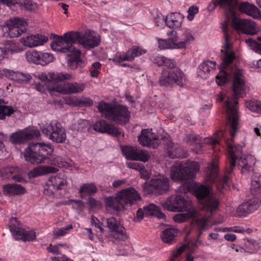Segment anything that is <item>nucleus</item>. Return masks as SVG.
Masks as SVG:
<instances>
[{
	"label": "nucleus",
	"mask_w": 261,
	"mask_h": 261,
	"mask_svg": "<svg viewBox=\"0 0 261 261\" xmlns=\"http://www.w3.org/2000/svg\"><path fill=\"white\" fill-rule=\"evenodd\" d=\"M245 86L244 76L241 72L239 71L234 74L232 83L234 95L232 97L227 98L224 104L227 114L231 138V140H228L226 142L228 148L227 159L229 164V169L227 171L228 174H231L232 172L236 166L237 161L238 166L242 168V172L243 173L251 171L255 163V159L253 155L242 153L243 147L244 145L236 144L232 140L238 129V98L245 96Z\"/></svg>",
	"instance_id": "f257e3e1"
},
{
	"label": "nucleus",
	"mask_w": 261,
	"mask_h": 261,
	"mask_svg": "<svg viewBox=\"0 0 261 261\" xmlns=\"http://www.w3.org/2000/svg\"><path fill=\"white\" fill-rule=\"evenodd\" d=\"M200 165L195 161H184L180 163H176L173 165L171 170V177L173 180L185 182L182 185L183 190L181 192L185 193L192 191L197 199L202 200L207 198L211 190L206 185L195 182L192 185L189 184L193 181L196 173L199 171Z\"/></svg>",
	"instance_id": "f03ea898"
},
{
	"label": "nucleus",
	"mask_w": 261,
	"mask_h": 261,
	"mask_svg": "<svg viewBox=\"0 0 261 261\" xmlns=\"http://www.w3.org/2000/svg\"><path fill=\"white\" fill-rule=\"evenodd\" d=\"M54 148L49 144L42 142H31L23 152L24 158L31 164L45 163L61 167L62 159L53 154Z\"/></svg>",
	"instance_id": "7ed1b4c3"
},
{
	"label": "nucleus",
	"mask_w": 261,
	"mask_h": 261,
	"mask_svg": "<svg viewBox=\"0 0 261 261\" xmlns=\"http://www.w3.org/2000/svg\"><path fill=\"white\" fill-rule=\"evenodd\" d=\"M141 197L133 188L123 189L118 192L115 196L104 198L105 209L111 214H115L122 211L125 206L133 205L140 201Z\"/></svg>",
	"instance_id": "20e7f679"
},
{
	"label": "nucleus",
	"mask_w": 261,
	"mask_h": 261,
	"mask_svg": "<svg viewBox=\"0 0 261 261\" xmlns=\"http://www.w3.org/2000/svg\"><path fill=\"white\" fill-rule=\"evenodd\" d=\"M97 108L104 118L116 124L123 126L129 121L131 113L126 106L101 100L98 102Z\"/></svg>",
	"instance_id": "39448f33"
},
{
	"label": "nucleus",
	"mask_w": 261,
	"mask_h": 261,
	"mask_svg": "<svg viewBox=\"0 0 261 261\" xmlns=\"http://www.w3.org/2000/svg\"><path fill=\"white\" fill-rule=\"evenodd\" d=\"M185 80L184 73L178 66H166L162 70L160 84L165 87H172L174 84L182 86Z\"/></svg>",
	"instance_id": "423d86ee"
},
{
	"label": "nucleus",
	"mask_w": 261,
	"mask_h": 261,
	"mask_svg": "<svg viewBox=\"0 0 261 261\" xmlns=\"http://www.w3.org/2000/svg\"><path fill=\"white\" fill-rule=\"evenodd\" d=\"M42 133L49 140L57 143H63L66 139V133L62 124L57 120H52L41 128Z\"/></svg>",
	"instance_id": "0eeeda50"
},
{
	"label": "nucleus",
	"mask_w": 261,
	"mask_h": 261,
	"mask_svg": "<svg viewBox=\"0 0 261 261\" xmlns=\"http://www.w3.org/2000/svg\"><path fill=\"white\" fill-rule=\"evenodd\" d=\"M42 133L49 140L57 143H63L66 139V133L62 124L57 120H52L41 128Z\"/></svg>",
	"instance_id": "6e6552de"
},
{
	"label": "nucleus",
	"mask_w": 261,
	"mask_h": 261,
	"mask_svg": "<svg viewBox=\"0 0 261 261\" xmlns=\"http://www.w3.org/2000/svg\"><path fill=\"white\" fill-rule=\"evenodd\" d=\"M77 34L68 32L63 36H57V39L50 44L51 49L55 51L66 53L75 50L73 44L75 43Z\"/></svg>",
	"instance_id": "1a4fd4ad"
},
{
	"label": "nucleus",
	"mask_w": 261,
	"mask_h": 261,
	"mask_svg": "<svg viewBox=\"0 0 261 261\" xmlns=\"http://www.w3.org/2000/svg\"><path fill=\"white\" fill-rule=\"evenodd\" d=\"M161 204L165 210L176 212L188 211L191 208L192 202L182 196L173 195L162 201Z\"/></svg>",
	"instance_id": "9d476101"
},
{
	"label": "nucleus",
	"mask_w": 261,
	"mask_h": 261,
	"mask_svg": "<svg viewBox=\"0 0 261 261\" xmlns=\"http://www.w3.org/2000/svg\"><path fill=\"white\" fill-rule=\"evenodd\" d=\"M206 177L208 181L215 184L220 191L224 188L229 178L226 174L221 175L219 174L218 164L216 161L212 162L208 166L206 172Z\"/></svg>",
	"instance_id": "9b49d317"
},
{
	"label": "nucleus",
	"mask_w": 261,
	"mask_h": 261,
	"mask_svg": "<svg viewBox=\"0 0 261 261\" xmlns=\"http://www.w3.org/2000/svg\"><path fill=\"white\" fill-rule=\"evenodd\" d=\"M181 41L177 42L175 38H169L167 40H159V46L161 49H165L167 48H182L189 44L191 41L194 40L193 36L188 31L184 29L182 35Z\"/></svg>",
	"instance_id": "f8f14e48"
},
{
	"label": "nucleus",
	"mask_w": 261,
	"mask_h": 261,
	"mask_svg": "<svg viewBox=\"0 0 261 261\" xmlns=\"http://www.w3.org/2000/svg\"><path fill=\"white\" fill-rule=\"evenodd\" d=\"M236 13L232 17V27L236 30L242 31L244 34L254 35L259 32L256 24L250 19H240L236 16Z\"/></svg>",
	"instance_id": "ddd939ff"
},
{
	"label": "nucleus",
	"mask_w": 261,
	"mask_h": 261,
	"mask_svg": "<svg viewBox=\"0 0 261 261\" xmlns=\"http://www.w3.org/2000/svg\"><path fill=\"white\" fill-rule=\"evenodd\" d=\"M77 34V38L75 42L79 43L86 49H91L97 46L100 43L99 36L93 31H86L84 34H81L79 32H73Z\"/></svg>",
	"instance_id": "4468645a"
},
{
	"label": "nucleus",
	"mask_w": 261,
	"mask_h": 261,
	"mask_svg": "<svg viewBox=\"0 0 261 261\" xmlns=\"http://www.w3.org/2000/svg\"><path fill=\"white\" fill-rule=\"evenodd\" d=\"M195 225L199 229V233L197 236V240L194 242L189 243L187 245H184L180 247L178 249L173 252V256L171 258V261H173L175 258L178 257L181 253L185 251L187 247L191 251H194L197 248V242L202 234V230H204L207 225V219L205 217H202L197 219L195 222Z\"/></svg>",
	"instance_id": "2eb2a0df"
},
{
	"label": "nucleus",
	"mask_w": 261,
	"mask_h": 261,
	"mask_svg": "<svg viewBox=\"0 0 261 261\" xmlns=\"http://www.w3.org/2000/svg\"><path fill=\"white\" fill-rule=\"evenodd\" d=\"M66 184L65 176L63 173L50 177L44 189V193L48 196L53 195L57 190L63 189Z\"/></svg>",
	"instance_id": "dca6fc26"
},
{
	"label": "nucleus",
	"mask_w": 261,
	"mask_h": 261,
	"mask_svg": "<svg viewBox=\"0 0 261 261\" xmlns=\"http://www.w3.org/2000/svg\"><path fill=\"white\" fill-rule=\"evenodd\" d=\"M148 189L151 193L157 195L167 193L169 189V179L163 175L153 178L149 182Z\"/></svg>",
	"instance_id": "f3484780"
},
{
	"label": "nucleus",
	"mask_w": 261,
	"mask_h": 261,
	"mask_svg": "<svg viewBox=\"0 0 261 261\" xmlns=\"http://www.w3.org/2000/svg\"><path fill=\"white\" fill-rule=\"evenodd\" d=\"M138 140L140 144L143 146L156 148L159 144L158 135L153 133L152 129H142Z\"/></svg>",
	"instance_id": "a211bd4d"
},
{
	"label": "nucleus",
	"mask_w": 261,
	"mask_h": 261,
	"mask_svg": "<svg viewBox=\"0 0 261 261\" xmlns=\"http://www.w3.org/2000/svg\"><path fill=\"white\" fill-rule=\"evenodd\" d=\"M40 136V131L36 128H27L14 133L11 136L12 141L16 144L24 143L32 139H38Z\"/></svg>",
	"instance_id": "6ab92c4d"
},
{
	"label": "nucleus",
	"mask_w": 261,
	"mask_h": 261,
	"mask_svg": "<svg viewBox=\"0 0 261 261\" xmlns=\"http://www.w3.org/2000/svg\"><path fill=\"white\" fill-rule=\"evenodd\" d=\"M238 3L237 0H213L207 7L208 11L214 10L216 6H219L225 10L227 17L233 15L236 13Z\"/></svg>",
	"instance_id": "aec40b11"
},
{
	"label": "nucleus",
	"mask_w": 261,
	"mask_h": 261,
	"mask_svg": "<svg viewBox=\"0 0 261 261\" xmlns=\"http://www.w3.org/2000/svg\"><path fill=\"white\" fill-rule=\"evenodd\" d=\"M47 88L50 91V92H57L61 93L68 94V93H76L83 91L85 88L84 84L80 83H67L65 84L64 86L59 85H55L53 87H48Z\"/></svg>",
	"instance_id": "412c9836"
},
{
	"label": "nucleus",
	"mask_w": 261,
	"mask_h": 261,
	"mask_svg": "<svg viewBox=\"0 0 261 261\" xmlns=\"http://www.w3.org/2000/svg\"><path fill=\"white\" fill-rule=\"evenodd\" d=\"M92 127L96 132L101 134H108L114 137H118L121 134L118 128L109 124L103 119L96 121L93 125Z\"/></svg>",
	"instance_id": "4be33fe9"
},
{
	"label": "nucleus",
	"mask_w": 261,
	"mask_h": 261,
	"mask_svg": "<svg viewBox=\"0 0 261 261\" xmlns=\"http://www.w3.org/2000/svg\"><path fill=\"white\" fill-rule=\"evenodd\" d=\"M261 204L260 200L257 197L248 200L238 207L237 214L239 217H245L256 210Z\"/></svg>",
	"instance_id": "5701e85b"
},
{
	"label": "nucleus",
	"mask_w": 261,
	"mask_h": 261,
	"mask_svg": "<svg viewBox=\"0 0 261 261\" xmlns=\"http://www.w3.org/2000/svg\"><path fill=\"white\" fill-rule=\"evenodd\" d=\"M166 149L168 155L172 159L184 158L188 155L187 150L183 147L178 144H174L171 141H168Z\"/></svg>",
	"instance_id": "b1692460"
},
{
	"label": "nucleus",
	"mask_w": 261,
	"mask_h": 261,
	"mask_svg": "<svg viewBox=\"0 0 261 261\" xmlns=\"http://www.w3.org/2000/svg\"><path fill=\"white\" fill-rule=\"evenodd\" d=\"M71 75L68 73L49 72L48 74L42 73L39 78L42 81H47L57 85L60 82L69 80Z\"/></svg>",
	"instance_id": "393cba45"
},
{
	"label": "nucleus",
	"mask_w": 261,
	"mask_h": 261,
	"mask_svg": "<svg viewBox=\"0 0 261 261\" xmlns=\"http://www.w3.org/2000/svg\"><path fill=\"white\" fill-rule=\"evenodd\" d=\"M48 40L46 36L39 34L35 35L28 36L26 37L21 38V42L25 46L33 47L42 45Z\"/></svg>",
	"instance_id": "a878e982"
},
{
	"label": "nucleus",
	"mask_w": 261,
	"mask_h": 261,
	"mask_svg": "<svg viewBox=\"0 0 261 261\" xmlns=\"http://www.w3.org/2000/svg\"><path fill=\"white\" fill-rule=\"evenodd\" d=\"M3 192L6 196H14L23 195L26 193V190L20 185L8 184L3 186Z\"/></svg>",
	"instance_id": "bb28decb"
},
{
	"label": "nucleus",
	"mask_w": 261,
	"mask_h": 261,
	"mask_svg": "<svg viewBox=\"0 0 261 261\" xmlns=\"http://www.w3.org/2000/svg\"><path fill=\"white\" fill-rule=\"evenodd\" d=\"M239 8L242 13L255 19H261V11L254 5L250 4L248 2H243L240 4Z\"/></svg>",
	"instance_id": "cd10ccee"
},
{
	"label": "nucleus",
	"mask_w": 261,
	"mask_h": 261,
	"mask_svg": "<svg viewBox=\"0 0 261 261\" xmlns=\"http://www.w3.org/2000/svg\"><path fill=\"white\" fill-rule=\"evenodd\" d=\"M145 49L137 46H133L125 55L118 57V61L123 62L125 61H132L135 57L140 56L146 53Z\"/></svg>",
	"instance_id": "c85d7f7f"
},
{
	"label": "nucleus",
	"mask_w": 261,
	"mask_h": 261,
	"mask_svg": "<svg viewBox=\"0 0 261 261\" xmlns=\"http://www.w3.org/2000/svg\"><path fill=\"white\" fill-rule=\"evenodd\" d=\"M107 224L110 230L112 232H115L116 234L120 236L122 239L126 238L124 234V227L120 224L119 221L115 218L111 217L108 218L107 219Z\"/></svg>",
	"instance_id": "c756f323"
},
{
	"label": "nucleus",
	"mask_w": 261,
	"mask_h": 261,
	"mask_svg": "<svg viewBox=\"0 0 261 261\" xmlns=\"http://www.w3.org/2000/svg\"><path fill=\"white\" fill-rule=\"evenodd\" d=\"M58 168L57 167H55L39 166V167L35 168L33 170H31L29 172L28 175L31 178H35V177H38L39 176L44 175L45 174H47V173H56V172H58Z\"/></svg>",
	"instance_id": "7c9ffc66"
},
{
	"label": "nucleus",
	"mask_w": 261,
	"mask_h": 261,
	"mask_svg": "<svg viewBox=\"0 0 261 261\" xmlns=\"http://www.w3.org/2000/svg\"><path fill=\"white\" fill-rule=\"evenodd\" d=\"M182 19L183 17L180 13H172L166 17L165 23L169 28H177L181 25Z\"/></svg>",
	"instance_id": "2f4dec72"
},
{
	"label": "nucleus",
	"mask_w": 261,
	"mask_h": 261,
	"mask_svg": "<svg viewBox=\"0 0 261 261\" xmlns=\"http://www.w3.org/2000/svg\"><path fill=\"white\" fill-rule=\"evenodd\" d=\"M16 23L12 21H7L6 22V25L8 28V34L10 38L18 37L27 30L26 27L22 24L20 28L14 27V25L16 24Z\"/></svg>",
	"instance_id": "473e14b6"
},
{
	"label": "nucleus",
	"mask_w": 261,
	"mask_h": 261,
	"mask_svg": "<svg viewBox=\"0 0 261 261\" xmlns=\"http://www.w3.org/2000/svg\"><path fill=\"white\" fill-rule=\"evenodd\" d=\"M219 200L213 196L207 197L202 204L203 209L211 213L216 211L219 208Z\"/></svg>",
	"instance_id": "72a5a7b5"
},
{
	"label": "nucleus",
	"mask_w": 261,
	"mask_h": 261,
	"mask_svg": "<svg viewBox=\"0 0 261 261\" xmlns=\"http://www.w3.org/2000/svg\"><path fill=\"white\" fill-rule=\"evenodd\" d=\"M177 233L176 228L168 227L162 231L161 237L164 242L171 244L175 240Z\"/></svg>",
	"instance_id": "f704fd0d"
},
{
	"label": "nucleus",
	"mask_w": 261,
	"mask_h": 261,
	"mask_svg": "<svg viewBox=\"0 0 261 261\" xmlns=\"http://www.w3.org/2000/svg\"><path fill=\"white\" fill-rule=\"evenodd\" d=\"M8 226L12 235L16 240L18 234L23 230L20 222L16 218H12L9 220Z\"/></svg>",
	"instance_id": "c9c22d12"
},
{
	"label": "nucleus",
	"mask_w": 261,
	"mask_h": 261,
	"mask_svg": "<svg viewBox=\"0 0 261 261\" xmlns=\"http://www.w3.org/2000/svg\"><path fill=\"white\" fill-rule=\"evenodd\" d=\"M250 190L253 195L261 193V176L258 173H254L252 176Z\"/></svg>",
	"instance_id": "e433bc0d"
},
{
	"label": "nucleus",
	"mask_w": 261,
	"mask_h": 261,
	"mask_svg": "<svg viewBox=\"0 0 261 261\" xmlns=\"http://www.w3.org/2000/svg\"><path fill=\"white\" fill-rule=\"evenodd\" d=\"M97 188L93 182L84 184L81 186L79 193L82 198L86 195H93L97 192Z\"/></svg>",
	"instance_id": "4c0bfd02"
},
{
	"label": "nucleus",
	"mask_w": 261,
	"mask_h": 261,
	"mask_svg": "<svg viewBox=\"0 0 261 261\" xmlns=\"http://www.w3.org/2000/svg\"><path fill=\"white\" fill-rule=\"evenodd\" d=\"M229 45L226 44L225 48L221 50V58L222 61V64L228 65L232 63L235 59L234 53L229 50Z\"/></svg>",
	"instance_id": "58836bf2"
},
{
	"label": "nucleus",
	"mask_w": 261,
	"mask_h": 261,
	"mask_svg": "<svg viewBox=\"0 0 261 261\" xmlns=\"http://www.w3.org/2000/svg\"><path fill=\"white\" fill-rule=\"evenodd\" d=\"M122 152L127 160H137L138 148L135 146H125L122 147Z\"/></svg>",
	"instance_id": "ea45409f"
},
{
	"label": "nucleus",
	"mask_w": 261,
	"mask_h": 261,
	"mask_svg": "<svg viewBox=\"0 0 261 261\" xmlns=\"http://www.w3.org/2000/svg\"><path fill=\"white\" fill-rule=\"evenodd\" d=\"M36 232L34 230H25L23 228V230L18 234L16 240H21L23 242H31L34 241L36 239Z\"/></svg>",
	"instance_id": "a19ab883"
},
{
	"label": "nucleus",
	"mask_w": 261,
	"mask_h": 261,
	"mask_svg": "<svg viewBox=\"0 0 261 261\" xmlns=\"http://www.w3.org/2000/svg\"><path fill=\"white\" fill-rule=\"evenodd\" d=\"M220 71L216 76V81L219 86L224 85L228 81L229 73L226 71L228 67H232L233 66H220Z\"/></svg>",
	"instance_id": "79ce46f5"
},
{
	"label": "nucleus",
	"mask_w": 261,
	"mask_h": 261,
	"mask_svg": "<svg viewBox=\"0 0 261 261\" xmlns=\"http://www.w3.org/2000/svg\"><path fill=\"white\" fill-rule=\"evenodd\" d=\"M188 141L190 144L195 145L196 147L194 148V150L197 153H200L201 148L203 147V143L200 140V137L197 135H189L188 136Z\"/></svg>",
	"instance_id": "37998d69"
},
{
	"label": "nucleus",
	"mask_w": 261,
	"mask_h": 261,
	"mask_svg": "<svg viewBox=\"0 0 261 261\" xmlns=\"http://www.w3.org/2000/svg\"><path fill=\"white\" fill-rule=\"evenodd\" d=\"M72 53L70 54L67 55V61L69 64L75 63L77 64L79 63H83L81 59V50L79 49H76L73 51H70Z\"/></svg>",
	"instance_id": "c03bdc74"
},
{
	"label": "nucleus",
	"mask_w": 261,
	"mask_h": 261,
	"mask_svg": "<svg viewBox=\"0 0 261 261\" xmlns=\"http://www.w3.org/2000/svg\"><path fill=\"white\" fill-rule=\"evenodd\" d=\"M40 54L36 50L28 51L25 53V58L29 63L39 64Z\"/></svg>",
	"instance_id": "a18cd8bd"
},
{
	"label": "nucleus",
	"mask_w": 261,
	"mask_h": 261,
	"mask_svg": "<svg viewBox=\"0 0 261 261\" xmlns=\"http://www.w3.org/2000/svg\"><path fill=\"white\" fill-rule=\"evenodd\" d=\"M224 133L222 130L217 131L214 135V137L205 138L204 143L214 146L219 144L221 138H223Z\"/></svg>",
	"instance_id": "49530a36"
},
{
	"label": "nucleus",
	"mask_w": 261,
	"mask_h": 261,
	"mask_svg": "<svg viewBox=\"0 0 261 261\" xmlns=\"http://www.w3.org/2000/svg\"><path fill=\"white\" fill-rule=\"evenodd\" d=\"M245 106L251 111L261 113V102L256 100H248L245 102Z\"/></svg>",
	"instance_id": "de8ad7c7"
},
{
	"label": "nucleus",
	"mask_w": 261,
	"mask_h": 261,
	"mask_svg": "<svg viewBox=\"0 0 261 261\" xmlns=\"http://www.w3.org/2000/svg\"><path fill=\"white\" fill-rule=\"evenodd\" d=\"M14 112L13 108L11 106L0 105V119L4 120L7 116H10Z\"/></svg>",
	"instance_id": "09e8293b"
},
{
	"label": "nucleus",
	"mask_w": 261,
	"mask_h": 261,
	"mask_svg": "<svg viewBox=\"0 0 261 261\" xmlns=\"http://www.w3.org/2000/svg\"><path fill=\"white\" fill-rule=\"evenodd\" d=\"M55 58L53 55L48 53H44L40 55L39 64H48L52 63Z\"/></svg>",
	"instance_id": "8fccbe9b"
},
{
	"label": "nucleus",
	"mask_w": 261,
	"mask_h": 261,
	"mask_svg": "<svg viewBox=\"0 0 261 261\" xmlns=\"http://www.w3.org/2000/svg\"><path fill=\"white\" fill-rule=\"evenodd\" d=\"M194 214L192 212H187L185 213H180L175 215L173 219L175 222L177 223H182L186 221L189 218L192 217Z\"/></svg>",
	"instance_id": "3c124183"
},
{
	"label": "nucleus",
	"mask_w": 261,
	"mask_h": 261,
	"mask_svg": "<svg viewBox=\"0 0 261 261\" xmlns=\"http://www.w3.org/2000/svg\"><path fill=\"white\" fill-rule=\"evenodd\" d=\"M245 247L246 248V251L249 253H252L257 250L259 247V244L256 241L248 240L245 243Z\"/></svg>",
	"instance_id": "603ef678"
},
{
	"label": "nucleus",
	"mask_w": 261,
	"mask_h": 261,
	"mask_svg": "<svg viewBox=\"0 0 261 261\" xmlns=\"http://www.w3.org/2000/svg\"><path fill=\"white\" fill-rule=\"evenodd\" d=\"M91 124L88 120L80 119L77 122V130L79 132H86L89 130Z\"/></svg>",
	"instance_id": "864d4df0"
},
{
	"label": "nucleus",
	"mask_w": 261,
	"mask_h": 261,
	"mask_svg": "<svg viewBox=\"0 0 261 261\" xmlns=\"http://www.w3.org/2000/svg\"><path fill=\"white\" fill-rule=\"evenodd\" d=\"M137 154L136 161H140L143 162H147L150 158L148 151L139 148H138Z\"/></svg>",
	"instance_id": "5fc2aeb1"
},
{
	"label": "nucleus",
	"mask_w": 261,
	"mask_h": 261,
	"mask_svg": "<svg viewBox=\"0 0 261 261\" xmlns=\"http://www.w3.org/2000/svg\"><path fill=\"white\" fill-rule=\"evenodd\" d=\"M77 106L80 107H90L93 105V100L89 97H83L75 101Z\"/></svg>",
	"instance_id": "6e6d98bb"
},
{
	"label": "nucleus",
	"mask_w": 261,
	"mask_h": 261,
	"mask_svg": "<svg viewBox=\"0 0 261 261\" xmlns=\"http://www.w3.org/2000/svg\"><path fill=\"white\" fill-rule=\"evenodd\" d=\"M158 208L159 207L153 203H150L147 206H144L146 216H155Z\"/></svg>",
	"instance_id": "4d7b16f0"
},
{
	"label": "nucleus",
	"mask_w": 261,
	"mask_h": 261,
	"mask_svg": "<svg viewBox=\"0 0 261 261\" xmlns=\"http://www.w3.org/2000/svg\"><path fill=\"white\" fill-rule=\"evenodd\" d=\"M13 77L15 80L18 81L19 82H27L31 79V76L28 74H24L22 72H14Z\"/></svg>",
	"instance_id": "13d9d810"
},
{
	"label": "nucleus",
	"mask_w": 261,
	"mask_h": 261,
	"mask_svg": "<svg viewBox=\"0 0 261 261\" xmlns=\"http://www.w3.org/2000/svg\"><path fill=\"white\" fill-rule=\"evenodd\" d=\"M127 167L129 168L138 171L140 173L145 171L144 166L141 163L129 162L127 163Z\"/></svg>",
	"instance_id": "bf43d9fd"
},
{
	"label": "nucleus",
	"mask_w": 261,
	"mask_h": 261,
	"mask_svg": "<svg viewBox=\"0 0 261 261\" xmlns=\"http://www.w3.org/2000/svg\"><path fill=\"white\" fill-rule=\"evenodd\" d=\"M210 66H198L197 69V74L201 78H206L210 70ZM213 68V66H210Z\"/></svg>",
	"instance_id": "052dcab7"
},
{
	"label": "nucleus",
	"mask_w": 261,
	"mask_h": 261,
	"mask_svg": "<svg viewBox=\"0 0 261 261\" xmlns=\"http://www.w3.org/2000/svg\"><path fill=\"white\" fill-rule=\"evenodd\" d=\"M16 4L23 6L28 10H32L33 8V5L31 0H15Z\"/></svg>",
	"instance_id": "680f3d73"
},
{
	"label": "nucleus",
	"mask_w": 261,
	"mask_h": 261,
	"mask_svg": "<svg viewBox=\"0 0 261 261\" xmlns=\"http://www.w3.org/2000/svg\"><path fill=\"white\" fill-rule=\"evenodd\" d=\"M87 204L91 209H95L101 206V203L98 200L91 197L89 198Z\"/></svg>",
	"instance_id": "e2e57ef3"
},
{
	"label": "nucleus",
	"mask_w": 261,
	"mask_h": 261,
	"mask_svg": "<svg viewBox=\"0 0 261 261\" xmlns=\"http://www.w3.org/2000/svg\"><path fill=\"white\" fill-rule=\"evenodd\" d=\"M198 12V8L197 6H193L189 8L188 11V15L187 16V18L191 21L192 20L195 14H196Z\"/></svg>",
	"instance_id": "0e129e2a"
},
{
	"label": "nucleus",
	"mask_w": 261,
	"mask_h": 261,
	"mask_svg": "<svg viewBox=\"0 0 261 261\" xmlns=\"http://www.w3.org/2000/svg\"><path fill=\"white\" fill-rule=\"evenodd\" d=\"M7 21H13V22H16V24L14 25V27H15L16 28H20L21 27V24L24 25L25 27L27 24L25 20L22 18L14 17L13 18H10Z\"/></svg>",
	"instance_id": "69168bd1"
},
{
	"label": "nucleus",
	"mask_w": 261,
	"mask_h": 261,
	"mask_svg": "<svg viewBox=\"0 0 261 261\" xmlns=\"http://www.w3.org/2000/svg\"><path fill=\"white\" fill-rule=\"evenodd\" d=\"M47 250L49 252H51L55 254H61V252L59 249L58 246L57 245L52 246L51 244L49 245V246L47 247L46 248Z\"/></svg>",
	"instance_id": "338daca9"
},
{
	"label": "nucleus",
	"mask_w": 261,
	"mask_h": 261,
	"mask_svg": "<svg viewBox=\"0 0 261 261\" xmlns=\"http://www.w3.org/2000/svg\"><path fill=\"white\" fill-rule=\"evenodd\" d=\"M53 261H74L72 259L68 257L65 255H63L61 256H55L51 258Z\"/></svg>",
	"instance_id": "774afa93"
}]
</instances>
